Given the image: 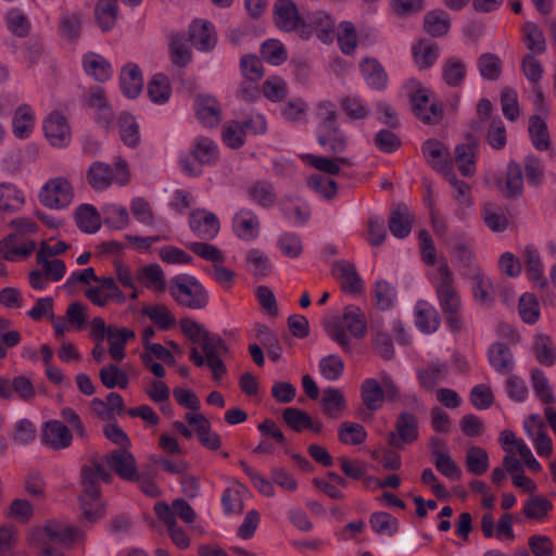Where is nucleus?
<instances>
[{"mask_svg":"<svg viewBox=\"0 0 556 556\" xmlns=\"http://www.w3.org/2000/svg\"><path fill=\"white\" fill-rule=\"evenodd\" d=\"M441 281L435 287L440 307L446 316V321L453 332H459L463 328L460 315L462 302L455 289L454 276L446 262H442L438 268Z\"/></svg>","mask_w":556,"mask_h":556,"instance_id":"obj_1","label":"nucleus"},{"mask_svg":"<svg viewBox=\"0 0 556 556\" xmlns=\"http://www.w3.org/2000/svg\"><path fill=\"white\" fill-rule=\"evenodd\" d=\"M169 293L182 307L203 309L208 305L210 295L204 286L193 276L180 274L169 281Z\"/></svg>","mask_w":556,"mask_h":556,"instance_id":"obj_2","label":"nucleus"},{"mask_svg":"<svg viewBox=\"0 0 556 556\" xmlns=\"http://www.w3.org/2000/svg\"><path fill=\"white\" fill-rule=\"evenodd\" d=\"M414 115L422 123L438 124L443 118V109L438 102L430 103V90L418 80L410 79L405 86Z\"/></svg>","mask_w":556,"mask_h":556,"instance_id":"obj_3","label":"nucleus"},{"mask_svg":"<svg viewBox=\"0 0 556 556\" xmlns=\"http://www.w3.org/2000/svg\"><path fill=\"white\" fill-rule=\"evenodd\" d=\"M73 197V186L66 178L61 176L49 179L39 192V201L41 204L52 210L68 206Z\"/></svg>","mask_w":556,"mask_h":556,"instance_id":"obj_4","label":"nucleus"},{"mask_svg":"<svg viewBox=\"0 0 556 556\" xmlns=\"http://www.w3.org/2000/svg\"><path fill=\"white\" fill-rule=\"evenodd\" d=\"M418 439V421L409 412L399 414L395 421V431L388 433L387 441L391 447L403 448Z\"/></svg>","mask_w":556,"mask_h":556,"instance_id":"obj_5","label":"nucleus"},{"mask_svg":"<svg viewBox=\"0 0 556 556\" xmlns=\"http://www.w3.org/2000/svg\"><path fill=\"white\" fill-rule=\"evenodd\" d=\"M109 468L121 479L134 482L140 480L135 456L126 448H116L104 456Z\"/></svg>","mask_w":556,"mask_h":556,"instance_id":"obj_6","label":"nucleus"},{"mask_svg":"<svg viewBox=\"0 0 556 556\" xmlns=\"http://www.w3.org/2000/svg\"><path fill=\"white\" fill-rule=\"evenodd\" d=\"M80 477L84 494L91 498L100 497L99 479L105 483H111L113 480L112 472L105 469L98 457L91 459V465H84L81 467Z\"/></svg>","mask_w":556,"mask_h":556,"instance_id":"obj_7","label":"nucleus"},{"mask_svg":"<svg viewBox=\"0 0 556 556\" xmlns=\"http://www.w3.org/2000/svg\"><path fill=\"white\" fill-rule=\"evenodd\" d=\"M188 38L195 49L203 52L213 50L217 43V34L214 25L203 18L192 21L189 25Z\"/></svg>","mask_w":556,"mask_h":556,"instance_id":"obj_8","label":"nucleus"},{"mask_svg":"<svg viewBox=\"0 0 556 556\" xmlns=\"http://www.w3.org/2000/svg\"><path fill=\"white\" fill-rule=\"evenodd\" d=\"M273 16L275 25L282 31L290 33L304 25L292 0H276Z\"/></svg>","mask_w":556,"mask_h":556,"instance_id":"obj_9","label":"nucleus"},{"mask_svg":"<svg viewBox=\"0 0 556 556\" xmlns=\"http://www.w3.org/2000/svg\"><path fill=\"white\" fill-rule=\"evenodd\" d=\"M191 230L201 239H213L219 232V220L217 216L203 208L193 210L189 216Z\"/></svg>","mask_w":556,"mask_h":556,"instance_id":"obj_10","label":"nucleus"},{"mask_svg":"<svg viewBox=\"0 0 556 556\" xmlns=\"http://www.w3.org/2000/svg\"><path fill=\"white\" fill-rule=\"evenodd\" d=\"M43 131L54 147H65L71 141V129L65 116L53 112L43 122Z\"/></svg>","mask_w":556,"mask_h":556,"instance_id":"obj_11","label":"nucleus"},{"mask_svg":"<svg viewBox=\"0 0 556 556\" xmlns=\"http://www.w3.org/2000/svg\"><path fill=\"white\" fill-rule=\"evenodd\" d=\"M333 275L340 280L341 290L348 294H362L364 281L354 264L339 261L333 265Z\"/></svg>","mask_w":556,"mask_h":556,"instance_id":"obj_12","label":"nucleus"},{"mask_svg":"<svg viewBox=\"0 0 556 556\" xmlns=\"http://www.w3.org/2000/svg\"><path fill=\"white\" fill-rule=\"evenodd\" d=\"M71 430L60 420H50L45 424L41 443L52 450H63L72 444Z\"/></svg>","mask_w":556,"mask_h":556,"instance_id":"obj_13","label":"nucleus"},{"mask_svg":"<svg viewBox=\"0 0 556 556\" xmlns=\"http://www.w3.org/2000/svg\"><path fill=\"white\" fill-rule=\"evenodd\" d=\"M478 140L472 134L466 136V142L455 148V162L463 176L471 177L476 173L475 152Z\"/></svg>","mask_w":556,"mask_h":556,"instance_id":"obj_14","label":"nucleus"},{"mask_svg":"<svg viewBox=\"0 0 556 556\" xmlns=\"http://www.w3.org/2000/svg\"><path fill=\"white\" fill-rule=\"evenodd\" d=\"M232 229L238 238L252 241L260 235V220L253 211L242 208L233 216Z\"/></svg>","mask_w":556,"mask_h":556,"instance_id":"obj_15","label":"nucleus"},{"mask_svg":"<svg viewBox=\"0 0 556 556\" xmlns=\"http://www.w3.org/2000/svg\"><path fill=\"white\" fill-rule=\"evenodd\" d=\"M317 141L318 143L327 148V151L332 154H340L346 150L348 137L341 130L339 124L325 126L317 129Z\"/></svg>","mask_w":556,"mask_h":556,"instance_id":"obj_16","label":"nucleus"},{"mask_svg":"<svg viewBox=\"0 0 556 556\" xmlns=\"http://www.w3.org/2000/svg\"><path fill=\"white\" fill-rule=\"evenodd\" d=\"M421 151L429 165L437 172L448 168L453 163L448 149L437 139L425 141Z\"/></svg>","mask_w":556,"mask_h":556,"instance_id":"obj_17","label":"nucleus"},{"mask_svg":"<svg viewBox=\"0 0 556 556\" xmlns=\"http://www.w3.org/2000/svg\"><path fill=\"white\" fill-rule=\"evenodd\" d=\"M500 190L504 198L508 200H515L523 193V174L521 165L511 160L507 164L505 173V181L503 186H500Z\"/></svg>","mask_w":556,"mask_h":556,"instance_id":"obj_18","label":"nucleus"},{"mask_svg":"<svg viewBox=\"0 0 556 556\" xmlns=\"http://www.w3.org/2000/svg\"><path fill=\"white\" fill-rule=\"evenodd\" d=\"M361 73L366 84L375 90H384L388 75L382 65L374 58H366L359 64Z\"/></svg>","mask_w":556,"mask_h":556,"instance_id":"obj_19","label":"nucleus"},{"mask_svg":"<svg viewBox=\"0 0 556 556\" xmlns=\"http://www.w3.org/2000/svg\"><path fill=\"white\" fill-rule=\"evenodd\" d=\"M488 358L490 365L501 375H508L514 368L513 352L502 342H495L490 345Z\"/></svg>","mask_w":556,"mask_h":556,"instance_id":"obj_20","label":"nucleus"},{"mask_svg":"<svg viewBox=\"0 0 556 556\" xmlns=\"http://www.w3.org/2000/svg\"><path fill=\"white\" fill-rule=\"evenodd\" d=\"M414 215L405 204H399L391 213L389 218V229L391 233L399 238H406L413 228Z\"/></svg>","mask_w":556,"mask_h":556,"instance_id":"obj_21","label":"nucleus"},{"mask_svg":"<svg viewBox=\"0 0 556 556\" xmlns=\"http://www.w3.org/2000/svg\"><path fill=\"white\" fill-rule=\"evenodd\" d=\"M119 83L122 91L127 98H136L143 87V77L139 66L129 63L123 67Z\"/></svg>","mask_w":556,"mask_h":556,"instance_id":"obj_22","label":"nucleus"},{"mask_svg":"<svg viewBox=\"0 0 556 556\" xmlns=\"http://www.w3.org/2000/svg\"><path fill=\"white\" fill-rule=\"evenodd\" d=\"M341 324L356 339H363L367 333L365 313L356 305L344 307Z\"/></svg>","mask_w":556,"mask_h":556,"instance_id":"obj_23","label":"nucleus"},{"mask_svg":"<svg viewBox=\"0 0 556 556\" xmlns=\"http://www.w3.org/2000/svg\"><path fill=\"white\" fill-rule=\"evenodd\" d=\"M36 249L34 241L24 242L21 245L17 244V236L10 233L0 241V253L3 258L10 262H15L20 257L29 256Z\"/></svg>","mask_w":556,"mask_h":556,"instance_id":"obj_24","label":"nucleus"},{"mask_svg":"<svg viewBox=\"0 0 556 556\" xmlns=\"http://www.w3.org/2000/svg\"><path fill=\"white\" fill-rule=\"evenodd\" d=\"M135 331L127 328H117L115 326H108V340L110 341L109 353L111 357L121 362L125 357V345L128 340L135 338Z\"/></svg>","mask_w":556,"mask_h":556,"instance_id":"obj_25","label":"nucleus"},{"mask_svg":"<svg viewBox=\"0 0 556 556\" xmlns=\"http://www.w3.org/2000/svg\"><path fill=\"white\" fill-rule=\"evenodd\" d=\"M523 257L529 279L540 289L546 288L548 282L543 274V264L538 250L532 245H527L523 250Z\"/></svg>","mask_w":556,"mask_h":556,"instance_id":"obj_26","label":"nucleus"},{"mask_svg":"<svg viewBox=\"0 0 556 556\" xmlns=\"http://www.w3.org/2000/svg\"><path fill=\"white\" fill-rule=\"evenodd\" d=\"M361 397L367 409L378 410L381 408L384 401L381 380L378 381L375 378L365 379L361 386Z\"/></svg>","mask_w":556,"mask_h":556,"instance_id":"obj_27","label":"nucleus"},{"mask_svg":"<svg viewBox=\"0 0 556 556\" xmlns=\"http://www.w3.org/2000/svg\"><path fill=\"white\" fill-rule=\"evenodd\" d=\"M83 66L85 72L96 80L104 83L112 77V66L103 56L90 52L84 55Z\"/></svg>","mask_w":556,"mask_h":556,"instance_id":"obj_28","label":"nucleus"},{"mask_svg":"<svg viewBox=\"0 0 556 556\" xmlns=\"http://www.w3.org/2000/svg\"><path fill=\"white\" fill-rule=\"evenodd\" d=\"M195 112L200 122L205 126L213 127L220 121V108L213 97H198Z\"/></svg>","mask_w":556,"mask_h":556,"instance_id":"obj_29","label":"nucleus"},{"mask_svg":"<svg viewBox=\"0 0 556 556\" xmlns=\"http://www.w3.org/2000/svg\"><path fill=\"white\" fill-rule=\"evenodd\" d=\"M416 326L424 333L437 331L441 324V317L438 311L426 302H419L416 305Z\"/></svg>","mask_w":556,"mask_h":556,"instance_id":"obj_30","label":"nucleus"},{"mask_svg":"<svg viewBox=\"0 0 556 556\" xmlns=\"http://www.w3.org/2000/svg\"><path fill=\"white\" fill-rule=\"evenodd\" d=\"M117 14V0H98L94 18L102 31H109L115 26Z\"/></svg>","mask_w":556,"mask_h":556,"instance_id":"obj_31","label":"nucleus"},{"mask_svg":"<svg viewBox=\"0 0 556 556\" xmlns=\"http://www.w3.org/2000/svg\"><path fill=\"white\" fill-rule=\"evenodd\" d=\"M448 367L444 363L432 362L425 369L417 371V378L421 388L432 391L435 386L447 375Z\"/></svg>","mask_w":556,"mask_h":556,"instance_id":"obj_32","label":"nucleus"},{"mask_svg":"<svg viewBox=\"0 0 556 556\" xmlns=\"http://www.w3.org/2000/svg\"><path fill=\"white\" fill-rule=\"evenodd\" d=\"M466 277L472 281V292L475 300L481 305H490L493 302L491 280L485 277L481 269H472Z\"/></svg>","mask_w":556,"mask_h":556,"instance_id":"obj_33","label":"nucleus"},{"mask_svg":"<svg viewBox=\"0 0 556 556\" xmlns=\"http://www.w3.org/2000/svg\"><path fill=\"white\" fill-rule=\"evenodd\" d=\"M87 180L96 190L108 189L114 181L113 169L109 164L93 162L87 170Z\"/></svg>","mask_w":556,"mask_h":556,"instance_id":"obj_34","label":"nucleus"},{"mask_svg":"<svg viewBox=\"0 0 556 556\" xmlns=\"http://www.w3.org/2000/svg\"><path fill=\"white\" fill-rule=\"evenodd\" d=\"M77 227L86 233H94L101 227L100 215L91 204H81L75 212Z\"/></svg>","mask_w":556,"mask_h":556,"instance_id":"obj_35","label":"nucleus"},{"mask_svg":"<svg viewBox=\"0 0 556 556\" xmlns=\"http://www.w3.org/2000/svg\"><path fill=\"white\" fill-rule=\"evenodd\" d=\"M247 192L251 201L264 208L271 207L277 199L273 185L266 180L255 181Z\"/></svg>","mask_w":556,"mask_h":556,"instance_id":"obj_36","label":"nucleus"},{"mask_svg":"<svg viewBox=\"0 0 556 556\" xmlns=\"http://www.w3.org/2000/svg\"><path fill=\"white\" fill-rule=\"evenodd\" d=\"M451 27L448 14L443 10H433L425 15L424 28L432 37L447 34Z\"/></svg>","mask_w":556,"mask_h":556,"instance_id":"obj_37","label":"nucleus"},{"mask_svg":"<svg viewBox=\"0 0 556 556\" xmlns=\"http://www.w3.org/2000/svg\"><path fill=\"white\" fill-rule=\"evenodd\" d=\"M528 130L532 144L536 150L545 151L549 148L551 137L547 125L539 115L530 117Z\"/></svg>","mask_w":556,"mask_h":556,"instance_id":"obj_38","label":"nucleus"},{"mask_svg":"<svg viewBox=\"0 0 556 556\" xmlns=\"http://www.w3.org/2000/svg\"><path fill=\"white\" fill-rule=\"evenodd\" d=\"M24 197L12 184H0V211L5 213L17 212L24 204Z\"/></svg>","mask_w":556,"mask_h":556,"instance_id":"obj_39","label":"nucleus"},{"mask_svg":"<svg viewBox=\"0 0 556 556\" xmlns=\"http://www.w3.org/2000/svg\"><path fill=\"white\" fill-rule=\"evenodd\" d=\"M119 136L129 148H136L140 143L139 125L129 113L121 114L118 118Z\"/></svg>","mask_w":556,"mask_h":556,"instance_id":"obj_40","label":"nucleus"},{"mask_svg":"<svg viewBox=\"0 0 556 556\" xmlns=\"http://www.w3.org/2000/svg\"><path fill=\"white\" fill-rule=\"evenodd\" d=\"M172 86L166 75L155 74L148 83V94L152 102L163 104L168 101Z\"/></svg>","mask_w":556,"mask_h":556,"instance_id":"obj_41","label":"nucleus"},{"mask_svg":"<svg viewBox=\"0 0 556 556\" xmlns=\"http://www.w3.org/2000/svg\"><path fill=\"white\" fill-rule=\"evenodd\" d=\"M324 413L330 418H338L345 408V399L341 390L327 388L320 401Z\"/></svg>","mask_w":556,"mask_h":556,"instance_id":"obj_42","label":"nucleus"},{"mask_svg":"<svg viewBox=\"0 0 556 556\" xmlns=\"http://www.w3.org/2000/svg\"><path fill=\"white\" fill-rule=\"evenodd\" d=\"M43 531L51 542H58L64 544L67 548H71L76 540L78 530L73 527H64L55 521H48Z\"/></svg>","mask_w":556,"mask_h":556,"instance_id":"obj_43","label":"nucleus"},{"mask_svg":"<svg viewBox=\"0 0 556 556\" xmlns=\"http://www.w3.org/2000/svg\"><path fill=\"white\" fill-rule=\"evenodd\" d=\"M192 154L201 166L214 163L218 157L217 146L211 138L198 137L193 142Z\"/></svg>","mask_w":556,"mask_h":556,"instance_id":"obj_44","label":"nucleus"},{"mask_svg":"<svg viewBox=\"0 0 556 556\" xmlns=\"http://www.w3.org/2000/svg\"><path fill=\"white\" fill-rule=\"evenodd\" d=\"M553 509V503L540 495H531L525 503L522 513L528 519L543 520Z\"/></svg>","mask_w":556,"mask_h":556,"instance_id":"obj_45","label":"nucleus"},{"mask_svg":"<svg viewBox=\"0 0 556 556\" xmlns=\"http://www.w3.org/2000/svg\"><path fill=\"white\" fill-rule=\"evenodd\" d=\"M338 439L343 444L359 445L366 441L367 431L361 424L343 421L338 429Z\"/></svg>","mask_w":556,"mask_h":556,"instance_id":"obj_46","label":"nucleus"},{"mask_svg":"<svg viewBox=\"0 0 556 556\" xmlns=\"http://www.w3.org/2000/svg\"><path fill=\"white\" fill-rule=\"evenodd\" d=\"M87 104L89 108L96 109L102 114V117H99V122L103 126L110 125L112 121V111L105 98L104 90L101 87L96 86L90 88Z\"/></svg>","mask_w":556,"mask_h":556,"instance_id":"obj_47","label":"nucleus"},{"mask_svg":"<svg viewBox=\"0 0 556 556\" xmlns=\"http://www.w3.org/2000/svg\"><path fill=\"white\" fill-rule=\"evenodd\" d=\"M466 77V65L457 58H450L442 67V78L450 87H458Z\"/></svg>","mask_w":556,"mask_h":556,"instance_id":"obj_48","label":"nucleus"},{"mask_svg":"<svg viewBox=\"0 0 556 556\" xmlns=\"http://www.w3.org/2000/svg\"><path fill=\"white\" fill-rule=\"evenodd\" d=\"M256 338L262 345L266 349L268 357L273 362H278L281 358L282 348L277 336L266 326L258 325L256 328Z\"/></svg>","mask_w":556,"mask_h":556,"instance_id":"obj_49","label":"nucleus"},{"mask_svg":"<svg viewBox=\"0 0 556 556\" xmlns=\"http://www.w3.org/2000/svg\"><path fill=\"white\" fill-rule=\"evenodd\" d=\"M142 314L148 316L161 330H168L175 326L176 319L166 305H147Z\"/></svg>","mask_w":556,"mask_h":556,"instance_id":"obj_50","label":"nucleus"},{"mask_svg":"<svg viewBox=\"0 0 556 556\" xmlns=\"http://www.w3.org/2000/svg\"><path fill=\"white\" fill-rule=\"evenodd\" d=\"M172 63L178 67L187 66L192 60V52L184 35H175L169 43Z\"/></svg>","mask_w":556,"mask_h":556,"instance_id":"obj_51","label":"nucleus"},{"mask_svg":"<svg viewBox=\"0 0 556 556\" xmlns=\"http://www.w3.org/2000/svg\"><path fill=\"white\" fill-rule=\"evenodd\" d=\"M83 16L79 12L64 13L60 20L59 31L70 41H76L80 37Z\"/></svg>","mask_w":556,"mask_h":556,"instance_id":"obj_52","label":"nucleus"},{"mask_svg":"<svg viewBox=\"0 0 556 556\" xmlns=\"http://www.w3.org/2000/svg\"><path fill=\"white\" fill-rule=\"evenodd\" d=\"M369 525L377 534L394 535L399 531V520L387 511L370 515Z\"/></svg>","mask_w":556,"mask_h":556,"instance_id":"obj_53","label":"nucleus"},{"mask_svg":"<svg viewBox=\"0 0 556 556\" xmlns=\"http://www.w3.org/2000/svg\"><path fill=\"white\" fill-rule=\"evenodd\" d=\"M137 276L140 281H149V283L146 282L147 288L153 287L159 292H164L166 289L164 273L159 264L140 267Z\"/></svg>","mask_w":556,"mask_h":556,"instance_id":"obj_54","label":"nucleus"},{"mask_svg":"<svg viewBox=\"0 0 556 556\" xmlns=\"http://www.w3.org/2000/svg\"><path fill=\"white\" fill-rule=\"evenodd\" d=\"M465 463L470 473L480 476L489 468V455L484 448L471 446L467 451Z\"/></svg>","mask_w":556,"mask_h":556,"instance_id":"obj_55","label":"nucleus"},{"mask_svg":"<svg viewBox=\"0 0 556 556\" xmlns=\"http://www.w3.org/2000/svg\"><path fill=\"white\" fill-rule=\"evenodd\" d=\"M434 466L437 470L451 480L458 481L462 478V469L451 455L444 451H434Z\"/></svg>","mask_w":556,"mask_h":556,"instance_id":"obj_56","label":"nucleus"},{"mask_svg":"<svg viewBox=\"0 0 556 556\" xmlns=\"http://www.w3.org/2000/svg\"><path fill=\"white\" fill-rule=\"evenodd\" d=\"M413 56L419 68H429L438 59V46L427 41H419L413 47Z\"/></svg>","mask_w":556,"mask_h":556,"instance_id":"obj_57","label":"nucleus"},{"mask_svg":"<svg viewBox=\"0 0 556 556\" xmlns=\"http://www.w3.org/2000/svg\"><path fill=\"white\" fill-rule=\"evenodd\" d=\"M261 56L271 65L282 64L287 58V50L277 39H268L264 41L260 50Z\"/></svg>","mask_w":556,"mask_h":556,"instance_id":"obj_58","label":"nucleus"},{"mask_svg":"<svg viewBox=\"0 0 556 556\" xmlns=\"http://www.w3.org/2000/svg\"><path fill=\"white\" fill-rule=\"evenodd\" d=\"M374 302L380 311L390 309L395 302V290L386 280H378L374 288Z\"/></svg>","mask_w":556,"mask_h":556,"instance_id":"obj_59","label":"nucleus"},{"mask_svg":"<svg viewBox=\"0 0 556 556\" xmlns=\"http://www.w3.org/2000/svg\"><path fill=\"white\" fill-rule=\"evenodd\" d=\"M525 33V43L527 48L535 53H544L546 50V42L542 30L532 22H526L522 26Z\"/></svg>","mask_w":556,"mask_h":556,"instance_id":"obj_60","label":"nucleus"},{"mask_svg":"<svg viewBox=\"0 0 556 556\" xmlns=\"http://www.w3.org/2000/svg\"><path fill=\"white\" fill-rule=\"evenodd\" d=\"M5 22L9 30L21 38L26 37L31 29L28 17L18 9L10 10L5 15Z\"/></svg>","mask_w":556,"mask_h":556,"instance_id":"obj_61","label":"nucleus"},{"mask_svg":"<svg viewBox=\"0 0 556 556\" xmlns=\"http://www.w3.org/2000/svg\"><path fill=\"white\" fill-rule=\"evenodd\" d=\"M321 376L330 381L338 380L344 371L343 359L334 354L327 355L318 364Z\"/></svg>","mask_w":556,"mask_h":556,"instance_id":"obj_62","label":"nucleus"},{"mask_svg":"<svg viewBox=\"0 0 556 556\" xmlns=\"http://www.w3.org/2000/svg\"><path fill=\"white\" fill-rule=\"evenodd\" d=\"M534 352L540 364L544 366L554 365L556 352L548 336L540 333L535 337Z\"/></svg>","mask_w":556,"mask_h":556,"instance_id":"obj_63","label":"nucleus"},{"mask_svg":"<svg viewBox=\"0 0 556 556\" xmlns=\"http://www.w3.org/2000/svg\"><path fill=\"white\" fill-rule=\"evenodd\" d=\"M478 67L483 78L496 80L502 73L501 59L493 53H483L478 59Z\"/></svg>","mask_w":556,"mask_h":556,"instance_id":"obj_64","label":"nucleus"}]
</instances>
